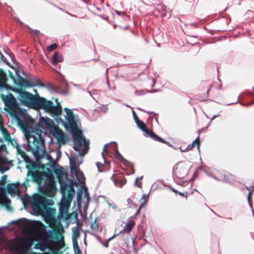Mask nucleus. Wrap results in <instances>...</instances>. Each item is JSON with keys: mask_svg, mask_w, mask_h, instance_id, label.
<instances>
[{"mask_svg": "<svg viewBox=\"0 0 254 254\" xmlns=\"http://www.w3.org/2000/svg\"><path fill=\"white\" fill-rule=\"evenodd\" d=\"M40 127L43 128L51 138H55L60 145L67 141L65 133L59 129L54 122L47 117H40L39 120Z\"/></svg>", "mask_w": 254, "mask_h": 254, "instance_id": "f257e3e1", "label": "nucleus"}, {"mask_svg": "<svg viewBox=\"0 0 254 254\" xmlns=\"http://www.w3.org/2000/svg\"><path fill=\"white\" fill-rule=\"evenodd\" d=\"M50 227L58 233L57 236L54 237V239L57 240V242L51 241L50 245L48 247L45 246H41L39 247L36 246L35 249H40L41 251H45L48 248L52 252H56L64 247V237L63 236L64 228L62 224L61 223H59L58 225L51 224Z\"/></svg>", "mask_w": 254, "mask_h": 254, "instance_id": "f03ea898", "label": "nucleus"}, {"mask_svg": "<svg viewBox=\"0 0 254 254\" xmlns=\"http://www.w3.org/2000/svg\"><path fill=\"white\" fill-rule=\"evenodd\" d=\"M35 109H43L45 112L49 113L53 116H58L62 114V107L60 103L54 106L53 103L47 100L44 98L37 99L34 108Z\"/></svg>", "mask_w": 254, "mask_h": 254, "instance_id": "7ed1b4c3", "label": "nucleus"}, {"mask_svg": "<svg viewBox=\"0 0 254 254\" xmlns=\"http://www.w3.org/2000/svg\"><path fill=\"white\" fill-rule=\"evenodd\" d=\"M27 143L30 149L35 155L40 156L44 153V140L39 134L37 136L33 134L26 135Z\"/></svg>", "mask_w": 254, "mask_h": 254, "instance_id": "20e7f679", "label": "nucleus"}, {"mask_svg": "<svg viewBox=\"0 0 254 254\" xmlns=\"http://www.w3.org/2000/svg\"><path fill=\"white\" fill-rule=\"evenodd\" d=\"M74 149L79 153V156H83L88 150L89 140H86L80 132H77L76 135H74Z\"/></svg>", "mask_w": 254, "mask_h": 254, "instance_id": "39448f33", "label": "nucleus"}, {"mask_svg": "<svg viewBox=\"0 0 254 254\" xmlns=\"http://www.w3.org/2000/svg\"><path fill=\"white\" fill-rule=\"evenodd\" d=\"M13 90L18 94V99L22 104L34 108L37 99L32 94L18 88H14Z\"/></svg>", "mask_w": 254, "mask_h": 254, "instance_id": "423d86ee", "label": "nucleus"}, {"mask_svg": "<svg viewBox=\"0 0 254 254\" xmlns=\"http://www.w3.org/2000/svg\"><path fill=\"white\" fill-rule=\"evenodd\" d=\"M64 111L65 113L64 115L65 122L61 120L63 125L66 129L77 127L79 124L77 116L75 115L72 110L67 108H65Z\"/></svg>", "mask_w": 254, "mask_h": 254, "instance_id": "0eeeda50", "label": "nucleus"}, {"mask_svg": "<svg viewBox=\"0 0 254 254\" xmlns=\"http://www.w3.org/2000/svg\"><path fill=\"white\" fill-rule=\"evenodd\" d=\"M30 203L33 210L38 214L43 213L48 204L46 198L37 194L33 195Z\"/></svg>", "mask_w": 254, "mask_h": 254, "instance_id": "6e6552de", "label": "nucleus"}, {"mask_svg": "<svg viewBox=\"0 0 254 254\" xmlns=\"http://www.w3.org/2000/svg\"><path fill=\"white\" fill-rule=\"evenodd\" d=\"M82 163V161L79 160L78 163H76L74 158L70 159V171L72 175H75L76 180L80 183H83L85 182V177L78 166Z\"/></svg>", "mask_w": 254, "mask_h": 254, "instance_id": "1a4fd4ad", "label": "nucleus"}, {"mask_svg": "<svg viewBox=\"0 0 254 254\" xmlns=\"http://www.w3.org/2000/svg\"><path fill=\"white\" fill-rule=\"evenodd\" d=\"M137 127L141 130H142L144 133H146V134L148 135L149 137L152 138V139L157 140L159 142H162V143H166V142L163 139V138H160L158 136H157L156 134H155L152 131H148L147 129V128L146 127L145 125L144 124V123L139 120H138V121L135 122Z\"/></svg>", "mask_w": 254, "mask_h": 254, "instance_id": "9d476101", "label": "nucleus"}, {"mask_svg": "<svg viewBox=\"0 0 254 254\" xmlns=\"http://www.w3.org/2000/svg\"><path fill=\"white\" fill-rule=\"evenodd\" d=\"M1 98L5 106L11 110H14L17 107L16 101L14 97L10 93L7 95H1Z\"/></svg>", "mask_w": 254, "mask_h": 254, "instance_id": "9b49d317", "label": "nucleus"}, {"mask_svg": "<svg viewBox=\"0 0 254 254\" xmlns=\"http://www.w3.org/2000/svg\"><path fill=\"white\" fill-rule=\"evenodd\" d=\"M70 202L71 199H67L65 198L64 194L63 195L59 208L61 215L67 214L70 206Z\"/></svg>", "mask_w": 254, "mask_h": 254, "instance_id": "f8f14e48", "label": "nucleus"}, {"mask_svg": "<svg viewBox=\"0 0 254 254\" xmlns=\"http://www.w3.org/2000/svg\"><path fill=\"white\" fill-rule=\"evenodd\" d=\"M28 175H31L34 180L38 182H41L44 179V177H46L47 178H49V175H48L46 173L37 171L34 172L28 171Z\"/></svg>", "mask_w": 254, "mask_h": 254, "instance_id": "ddd939ff", "label": "nucleus"}, {"mask_svg": "<svg viewBox=\"0 0 254 254\" xmlns=\"http://www.w3.org/2000/svg\"><path fill=\"white\" fill-rule=\"evenodd\" d=\"M19 84L20 86L25 88L38 86H43V84L40 83L39 80H37L35 82H33L28 80H26L22 78H21L19 80Z\"/></svg>", "mask_w": 254, "mask_h": 254, "instance_id": "4468645a", "label": "nucleus"}, {"mask_svg": "<svg viewBox=\"0 0 254 254\" xmlns=\"http://www.w3.org/2000/svg\"><path fill=\"white\" fill-rule=\"evenodd\" d=\"M10 162L5 157L0 156V172L3 173L9 169Z\"/></svg>", "mask_w": 254, "mask_h": 254, "instance_id": "2eb2a0df", "label": "nucleus"}, {"mask_svg": "<svg viewBox=\"0 0 254 254\" xmlns=\"http://www.w3.org/2000/svg\"><path fill=\"white\" fill-rule=\"evenodd\" d=\"M8 88H9V87L6 84V75L0 70V90L2 91L3 89Z\"/></svg>", "mask_w": 254, "mask_h": 254, "instance_id": "dca6fc26", "label": "nucleus"}, {"mask_svg": "<svg viewBox=\"0 0 254 254\" xmlns=\"http://www.w3.org/2000/svg\"><path fill=\"white\" fill-rule=\"evenodd\" d=\"M18 187L19 186L18 184H8L7 186V191L11 195H14L19 191Z\"/></svg>", "mask_w": 254, "mask_h": 254, "instance_id": "f3484780", "label": "nucleus"}, {"mask_svg": "<svg viewBox=\"0 0 254 254\" xmlns=\"http://www.w3.org/2000/svg\"><path fill=\"white\" fill-rule=\"evenodd\" d=\"M196 144L197 145V148L198 150L199 151V136H198L191 144H190L188 145V146L185 148V150H182L183 151H188L192 149L194 145Z\"/></svg>", "mask_w": 254, "mask_h": 254, "instance_id": "a211bd4d", "label": "nucleus"}, {"mask_svg": "<svg viewBox=\"0 0 254 254\" xmlns=\"http://www.w3.org/2000/svg\"><path fill=\"white\" fill-rule=\"evenodd\" d=\"M135 225V222L131 219L128 220L127 223L125 225L123 231L127 233H129Z\"/></svg>", "mask_w": 254, "mask_h": 254, "instance_id": "6ab92c4d", "label": "nucleus"}, {"mask_svg": "<svg viewBox=\"0 0 254 254\" xmlns=\"http://www.w3.org/2000/svg\"><path fill=\"white\" fill-rule=\"evenodd\" d=\"M63 61V58L61 54L56 52L53 56V64H57L58 63H61Z\"/></svg>", "mask_w": 254, "mask_h": 254, "instance_id": "aec40b11", "label": "nucleus"}, {"mask_svg": "<svg viewBox=\"0 0 254 254\" xmlns=\"http://www.w3.org/2000/svg\"><path fill=\"white\" fill-rule=\"evenodd\" d=\"M113 182L116 187L122 188L126 184L127 180L125 178L122 179H115L113 180Z\"/></svg>", "mask_w": 254, "mask_h": 254, "instance_id": "412c9836", "label": "nucleus"}, {"mask_svg": "<svg viewBox=\"0 0 254 254\" xmlns=\"http://www.w3.org/2000/svg\"><path fill=\"white\" fill-rule=\"evenodd\" d=\"M10 202V200L8 199L5 195H1L0 194V204L7 205Z\"/></svg>", "mask_w": 254, "mask_h": 254, "instance_id": "4be33fe9", "label": "nucleus"}, {"mask_svg": "<svg viewBox=\"0 0 254 254\" xmlns=\"http://www.w3.org/2000/svg\"><path fill=\"white\" fill-rule=\"evenodd\" d=\"M115 157L125 165H127L128 162L123 157L117 149L116 151Z\"/></svg>", "mask_w": 254, "mask_h": 254, "instance_id": "5701e85b", "label": "nucleus"}, {"mask_svg": "<svg viewBox=\"0 0 254 254\" xmlns=\"http://www.w3.org/2000/svg\"><path fill=\"white\" fill-rule=\"evenodd\" d=\"M141 199L143 200V202L142 203L141 205L139 207V208L138 209V210L136 212V213L138 214L140 211V208L143 207L144 204L146 203V202L148 201V196L146 194H143L141 196Z\"/></svg>", "mask_w": 254, "mask_h": 254, "instance_id": "b1692460", "label": "nucleus"}, {"mask_svg": "<svg viewBox=\"0 0 254 254\" xmlns=\"http://www.w3.org/2000/svg\"><path fill=\"white\" fill-rule=\"evenodd\" d=\"M91 228L93 231H97L98 229V223L96 220L91 224Z\"/></svg>", "mask_w": 254, "mask_h": 254, "instance_id": "393cba45", "label": "nucleus"}, {"mask_svg": "<svg viewBox=\"0 0 254 254\" xmlns=\"http://www.w3.org/2000/svg\"><path fill=\"white\" fill-rule=\"evenodd\" d=\"M142 178V176L140 177H137L135 179V182H134V186H136L139 188H141V186H142V183L141 182H140V183H137L138 182V181L139 180H141Z\"/></svg>", "mask_w": 254, "mask_h": 254, "instance_id": "a878e982", "label": "nucleus"}, {"mask_svg": "<svg viewBox=\"0 0 254 254\" xmlns=\"http://www.w3.org/2000/svg\"><path fill=\"white\" fill-rule=\"evenodd\" d=\"M72 233L74 237H78L79 233L77 227L72 228Z\"/></svg>", "mask_w": 254, "mask_h": 254, "instance_id": "bb28decb", "label": "nucleus"}, {"mask_svg": "<svg viewBox=\"0 0 254 254\" xmlns=\"http://www.w3.org/2000/svg\"><path fill=\"white\" fill-rule=\"evenodd\" d=\"M57 47V45L56 44H53L49 47H48V50L49 51H52L55 49Z\"/></svg>", "mask_w": 254, "mask_h": 254, "instance_id": "cd10ccee", "label": "nucleus"}, {"mask_svg": "<svg viewBox=\"0 0 254 254\" xmlns=\"http://www.w3.org/2000/svg\"><path fill=\"white\" fill-rule=\"evenodd\" d=\"M2 133L6 139L8 140L10 138L8 133L5 130H2Z\"/></svg>", "mask_w": 254, "mask_h": 254, "instance_id": "c85d7f7f", "label": "nucleus"}, {"mask_svg": "<svg viewBox=\"0 0 254 254\" xmlns=\"http://www.w3.org/2000/svg\"><path fill=\"white\" fill-rule=\"evenodd\" d=\"M72 158H74V159L76 161V163H78V162L79 160H81L82 161L81 159L79 158L78 156H76V157L72 156V157H69V162H70V159H72Z\"/></svg>", "mask_w": 254, "mask_h": 254, "instance_id": "c756f323", "label": "nucleus"}, {"mask_svg": "<svg viewBox=\"0 0 254 254\" xmlns=\"http://www.w3.org/2000/svg\"><path fill=\"white\" fill-rule=\"evenodd\" d=\"M74 251L75 254H81V251L78 246H74Z\"/></svg>", "mask_w": 254, "mask_h": 254, "instance_id": "7c9ffc66", "label": "nucleus"}, {"mask_svg": "<svg viewBox=\"0 0 254 254\" xmlns=\"http://www.w3.org/2000/svg\"><path fill=\"white\" fill-rule=\"evenodd\" d=\"M109 145V144H106L104 145V147L103 148V152H102V155L103 156V159L105 160L103 155V152H107V146Z\"/></svg>", "mask_w": 254, "mask_h": 254, "instance_id": "2f4dec72", "label": "nucleus"}, {"mask_svg": "<svg viewBox=\"0 0 254 254\" xmlns=\"http://www.w3.org/2000/svg\"><path fill=\"white\" fill-rule=\"evenodd\" d=\"M132 112L133 117V118H134V120L135 122L138 121V120H139V119L137 118V116L136 115L135 113L134 112V111L133 110H132Z\"/></svg>", "mask_w": 254, "mask_h": 254, "instance_id": "473e14b6", "label": "nucleus"}, {"mask_svg": "<svg viewBox=\"0 0 254 254\" xmlns=\"http://www.w3.org/2000/svg\"><path fill=\"white\" fill-rule=\"evenodd\" d=\"M251 194V191H250L249 192V194L248 195V200L249 203V204L250 205V206L252 207V205H251V202H250Z\"/></svg>", "mask_w": 254, "mask_h": 254, "instance_id": "72a5a7b5", "label": "nucleus"}, {"mask_svg": "<svg viewBox=\"0 0 254 254\" xmlns=\"http://www.w3.org/2000/svg\"><path fill=\"white\" fill-rule=\"evenodd\" d=\"M51 190H52V194H54L55 193V192H56V188H55V187L54 186H52V187H51Z\"/></svg>", "mask_w": 254, "mask_h": 254, "instance_id": "f704fd0d", "label": "nucleus"}, {"mask_svg": "<svg viewBox=\"0 0 254 254\" xmlns=\"http://www.w3.org/2000/svg\"><path fill=\"white\" fill-rule=\"evenodd\" d=\"M182 165H183L182 163H181L178 164L177 169L178 171H179L181 167L183 166Z\"/></svg>", "mask_w": 254, "mask_h": 254, "instance_id": "c9c22d12", "label": "nucleus"}, {"mask_svg": "<svg viewBox=\"0 0 254 254\" xmlns=\"http://www.w3.org/2000/svg\"><path fill=\"white\" fill-rule=\"evenodd\" d=\"M31 32L34 33L35 34H38L39 33V31L35 30L31 31Z\"/></svg>", "mask_w": 254, "mask_h": 254, "instance_id": "e433bc0d", "label": "nucleus"}, {"mask_svg": "<svg viewBox=\"0 0 254 254\" xmlns=\"http://www.w3.org/2000/svg\"><path fill=\"white\" fill-rule=\"evenodd\" d=\"M108 205H109L110 206L112 207L113 208H114V209H115V208H116V206H115V205H114H114H112V204H111L110 203H109V202L108 203Z\"/></svg>", "mask_w": 254, "mask_h": 254, "instance_id": "4c0bfd02", "label": "nucleus"}, {"mask_svg": "<svg viewBox=\"0 0 254 254\" xmlns=\"http://www.w3.org/2000/svg\"><path fill=\"white\" fill-rule=\"evenodd\" d=\"M113 145L114 146L115 148H117V147H118L117 144L116 142H113Z\"/></svg>", "mask_w": 254, "mask_h": 254, "instance_id": "58836bf2", "label": "nucleus"}, {"mask_svg": "<svg viewBox=\"0 0 254 254\" xmlns=\"http://www.w3.org/2000/svg\"><path fill=\"white\" fill-rule=\"evenodd\" d=\"M127 202H128V204H131L132 203L131 200H130L129 199H127Z\"/></svg>", "mask_w": 254, "mask_h": 254, "instance_id": "ea45409f", "label": "nucleus"}, {"mask_svg": "<svg viewBox=\"0 0 254 254\" xmlns=\"http://www.w3.org/2000/svg\"><path fill=\"white\" fill-rule=\"evenodd\" d=\"M172 190L173 191H174L176 193L178 192V191L177 190H175L174 189H172Z\"/></svg>", "mask_w": 254, "mask_h": 254, "instance_id": "a19ab883", "label": "nucleus"}, {"mask_svg": "<svg viewBox=\"0 0 254 254\" xmlns=\"http://www.w3.org/2000/svg\"><path fill=\"white\" fill-rule=\"evenodd\" d=\"M179 194L181 195V196H184V194L182 193V192H178Z\"/></svg>", "mask_w": 254, "mask_h": 254, "instance_id": "79ce46f5", "label": "nucleus"}, {"mask_svg": "<svg viewBox=\"0 0 254 254\" xmlns=\"http://www.w3.org/2000/svg\"><path fill=\"white\" fill-rule=\"evenodd\" d=\"M99 162L96 163V165L97 166V167H98V169H99Z\"/></svg>", "mask_w": 254, "mask_h": 254, "instance_id": "37998d69", "label": "nucleus"}, {"mask_svg": "<svg viewBox=\"0 0 254 254\" xmlns=\"http://www.w3.org/2000/svg\"><path fill=\"white\" fill-rule=\"evenodd\" d=\"M180 150H181V152H183L182 150H185V149H183V148H182V147H180Z\"/></svg>", "mask_w": 254, "mask_h": 254, "instance_id": "c03bdc74", "label": "nucleus"}, {"mask_svg": "<svg viewBox=\"0 0 254 254\" xmlns=\"http://www.w3.org/2000/svg\"><path fill=\"white\" fill-rule=\"evenodd\" d=\"M251 189L252 191L254 190V185L251 188Z\"/></svg>", "mask_w": 254, "mask_h": 254, "instance_id": "a18cd8bd", "label": "nucleus"}, {"mask_svg": "<svg viewBox=\"0 0 254 254\" xmlns=\"http://www.w3.org/2000/svg\"><path fill=\"white\" fill-rule=\"evenodd\" d=\"M217 117V116H216V115H214V116L213 117V118H212V120H213V119H214V118H215V117Z\"/></svg>", "mask_w": 254, "mask_h": 254, "instance_id": "49530a36", "label": "nucleus"}, {"mask_svg": "<svg viewBox=\"0 0 254 254\" xmlns=\"http://www.w3.org/2000/svg\"><path fill=\"white\" fill-rule=\"evenodd\" d=\"M116 12L118 14V15H120V14L119 13V12L118 11H116Z\"/></svg>", "mask_w": 254, "mask_h": 254, "instance_id": "de8ad7c7", "label": "nucleus"}, {"mask_svg": "<svg viewBox=\"0 0 254 254\" xmlns=\"http://www.w3.org/2000/svg\"><path fill=\"white\" fill-rule=\"evenodd\" d=\"M34 92H35V93L37 94V90H34Z\"/></svg>", "mask_w": 254, "mask_h": 254, "instance_id": "09e8293b", "label": "nucleus"}, {"mask_svg": "<svg viewBox=\"0 0 254 254\" xmlns=\"http://www.w3.org/2000/svg\"><path fill=\"white\" fill-rule=\"evenodd\" d=\"M104 246H105L106 247H108V245H107V244L104 245Z\"/></svg>", "mask_w": 254, "mask_h": 254, "instance_id": "8fccbe9b", "label": "nucleus"}, {"mask_svg": "<svg viewBox=\"0 0 254 254\" xmlns=\"http://www.w3.org/2000/svg\"><path fill=\"white\" fill-rule=\"evenodd\" d=\"M253 90H254V87H253Z\"/></svg>", "mask_w": 254, "mask_h": 254, "instance_id": "3c124183", "label": "nucleus"}]
</instances>
